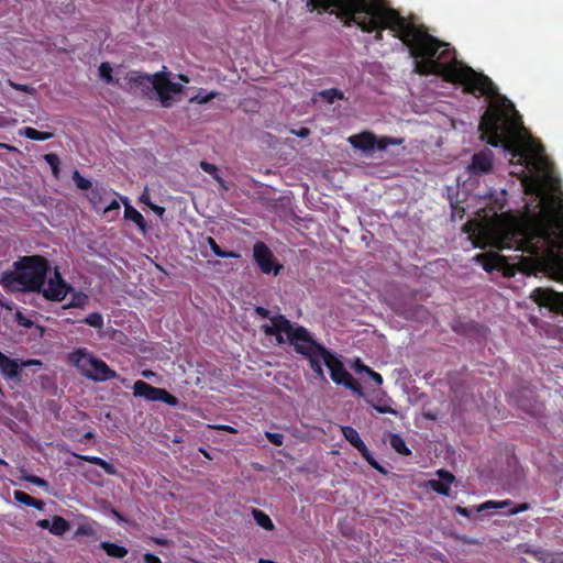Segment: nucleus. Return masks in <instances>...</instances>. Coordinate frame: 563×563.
Returning <instances> with one entry per match:
<instances>
[{"label": "nucleus", "instance_id": "nucleus-3", "mask_svg": "<svg viewBox=\"0 0 563 563\" xmlns=\"http://www.w3.org/2000/svg\"><path fill=\"white\" fill-rule=\"evenodd\" d=\"M273 325H264V333L275 336L278 344H283V333L294 346L297 354L306 357L316 377L325 380L322 364L329 372L331 379L336 385H342L358 396H364L361 384L345 369L343 363L330 350L318 343L311 333L302 325H294L284 314L274 318Z\"/></svg>", "mask_w": 563, "mask_h": 563}, {"label": "nucleus", "instance_id": "nucleus-4", "mask_svg": "<svg viewBox=\"0 0 563 563\" xmlns=\"http://www.w3.org/2000/svg\"><path fill=\"white\" fill-rule=\"evenodd\" d=\"M119 86L129 92L140 91L146 98H151L152 92L155 91L158 101L164 108H169L174 104L175 98L172 96L173 93L178 95L184 90L183 85L170 81L168 75L164 71L148 75L132 70L126 74Z\"/></svg>", "mask_w": 563, "mask_h": 563}, {"label": "nucleus", "instance_id": "nucleus-27", "mask_svg": "<svg viewBox=\"0 0 563 563\" xmlns=\"http://www.w3.org/2000/svg\"><path fill=\"white\" fill-rule=\"evenodd\" d=\"M71 292V297H70V300L69 302L65 306V308H82L86 306L87 301H88V296L86 294H84L82 291H75L73 289Z\"/></svg>", "mask_w": 563, "mask_h": 563}, {"label": "nucleus", "instance_id": "nucleus-21", "mask_svg": "<svg viewBox=\"0 0 563 563\" xmlns=\"http://www.w3.org/2000/svg\"><path fill=\"white\" fill-rule=\"evenodd\" d=\"M20 134L32 141H47L54 136L52 132H42L31 126L21 130Z\"/></svg>", "mask_w": 563, "mask_h": 563}, {"label": "nucleus", "instance_id": "nucleus-6", "mask_svg": "<svg viewBox=\"0 0 563 563\" xmlns=\"http://www.w3.org/2000/svg\"><path fill=\"white\" fill-rule=\"evenodd\" d=\"M70 362L81 374L95 382H106L117 376L107 363L89 354L85 349H78L70 353Z\"/></svg>", "mask_w": 563, "mask_h": 563}, {"label": "nucleus", "instance_id": "nucleus-55", "mask_svg": "<svg viewBox=\"0 0 563 563\" xmlns=\"http://www.w3.org/2000/svg\"><path fill=\"white\" fill-rule=\"evenodd\" d=\"M178 78H179V80H181L186 84L189 82V78L187 75L180 74V75H178Z\"/></svg>", "mask_w": 563, "mask_h": 563}, {"label": "nucleus", "instance_id": "nucleus-59", "mask_svg": "<svg viewBox=\"0 0 563 563\" xmlns=\"http://www.w3.org/2000/svg\"><path fill=\"white\" fill-rule=\"evenodd\" d=\"M200 451L205 454V457H206V459H209V457H210V455H209L205 450H200Z\"/></svg>", "mask_w": 563, "mask_h": 563}, {"label": "nucleus", "instance_id": "nucleus-35", "mask_svg": "<svg viewBox=\"0 0 563 563\" xmlns=\"http://www.w3.org/2000/svg\"><path fill=\"white\" fill-rule=\"evenodd\" d=\"M84 321L96 329H101L103 327V317L100 312L89 313Z\"/></svg>", "mask_w": 563, "mask_h": 563}, {"label": "nucleus", "instance_id": "nucleus-25", "mask_svg": "<svg viewBox=\"0 0 563 563\" xmlns=\"http://www.w3.org/2000/svg\"><path fill=\"white\" fill-rule=\"evenodd\" d=\"M254 520L256 523L264 528L265 530L272 531L274 529V523L272 519L262 510L253 509L252 511Z\"/></svg>", "mask_w": 563, "mask_h": 563}, {"label": "nucleus", "instance_id": "nucleus-51", "mask_svg": "<svg viewBox=\"0 0 563 563\" xmlns=\"http://www.w3.org/2000/svg\"><path fill=\"white\" fill-rule=\"evenodd\" d=\"M527 509H528V505H527V504H521V505H519V507H518V508L511 509V510L509 511V514L515 515V514H518V512L525 511V510H527Z\"/></svg>", "mask_w": 563, "mask_h": 563}, {"label": "nucleus", "instance_id": "nucleus-11", "mask_svg": "<svg viewBox=\"0 0 563 563\" xmlns=\"http://www.w3.org/2000/svg\"><path fill=\"white\" fill-rule=\"evenodd\" d=\"M536 303L552 312L563 314V292L550 288H536L530 296Z\"/></svg>", "mask_w": 563, "mask_h": 563}, {"label": "nucleus", "instance_id": "nucleus-46", "mask_svg": "<svg viewBox=\"0 0 563 563\" xmlns=\"http://www.w3.org/2000/svg\"><path fill=\"white\" fill-rule=\"evenodd\" d=\"M368 462V464L376 468L377 471H379L380 473L383 474H387V470L384 468L382 465L378 464L377 460H366Z\"/></svg>", "mask_w": 563, "mask_h": 563}, {"label": "nucleus", "instance_id": "nucleus-53", "mask_svg": "<svg viewBox=\"0 0 563 563\" xmlns=\"http://www.w3.org/2000/svg\"><path fill=\"white\" fill-rule=\"evenodd\" d=\"M141 202L147 205L150 207V205H152L151 200H150V195L145 191L141 198H140Z\"/></svg>", "mask_w": 563, "mask_h": 563}, {"label": "nucleus", "instance_id": "nucleus-39", "mask_svg": "<svg viewBox=\"0 0 563 563\" xmlns=\"http://www.w3.org/2000/svg\"><path fill=\"white\" fill-rule=\"evenodd\" d=\"M352 367L358 374H362V373L368 374L371 372V369H372L369 366L363 364L360 358H356L354 361Z\"/></svg>", "mask_w": 563, "mask_h": 563}, {"label": "nucleus", "instance_id": "nucleus-42", "mask_svg": "<svg viewBox=\"0 0 563 563\" xmlns=\"http://www.w3.org/2000/svg\"><path fill=\"white\" fill-rule=\"evenodd\" d=\"M88 461L96 462L109 474L114 473V470L112 468L111 464L109 462H107L106 460H88Z\"/></svg>", "mask_w": 563, "mask_h": 563}, {"label": "nucleus", "instance_id": "nucleus-2", "mask_svg": "<svg viewBox=\"0 0 563 563\" xmlns=\"http://www.w3.org/2000/svg\"><path fill=\"white\" fill-rule=\"evenodd\" d=\"M503 242V249L529 254L534 266L563 282V202L559 210H543L518 230L506 233Z\"/></svg>", "mask_w": 563, "mask_h": 563}, {"label": "nucleus", "instance_id": "nucleus-49", "mask_svg": "<svg viewBox=\"0 0 563 563\" xmlns=\"http://www.w3.org/2000/svg\"><path fill=\"white\" fill-rule=\"evenodd\" d=\"M18 319H19V323H20L21 325H23V327L29 328V327H31V325H32V321H30V320H27V319H24L20 312L18 313Z\"/></svg>", "mask_w": 563, "mask_h": 563}, {"label": "nucleus", "instance_id": "nucleus-37", "mask_svg": "<svg viewBox=\"0 0 563 563\" xmlns=\"http://www.w3.org/2000/svg\"><path fill=\"white\" fill-rule=\"evenodd\" d=\"M218 93L216 91H211L209 93L202 95V91L200 90L195 97L190 99V102H197L199 104L208 103L210 100L216 98Z\"/></svg>", "mask_w": 563, "mask_h": 563}, {"label": "nucleus", "instance_id": "nucleus-54", "mask_svg": "<svg viewBox=\"0 0 563 563\" xmlns=\"http://www.w3.org/2000/svg\"><path fill=\"white\" fill-rule=\"evenodd\" d=\"M310 133L309 129L308 128H301L299 130V132L297 133L299 136L301 137H305V136H308Z\"/></svg>", "mask_w": 563, "mask_h": 563}, {"label": "nucleus", "instance_id": "nucleus-43", "mask_svg": "<svg viewBox=\"0 0 563 563\" xmlns=\"http://www.w3.org/2000/svg\"><path fill=\"white\" fill-rule=\"evenodd\" d=\"M26 481L40 486V487H46L47 486V483L46 481H44L43 478L41 477H37V476H27L25 477Z\"/></svg>", "mask_w": 563, "mask_h": 563}, {"label": "nucleus", "instance_id": "nucleus-23", "mask_svg": "<svg viewBox=\"0 0 563 563\" xmlns=\"http://www.w3.org/2000/svg\"><path fill=\"white\" fill-rule=\"evenodd\" d=\"M208 244H209L211 251L213 252V254L218 257H222V258H239L240 257V254H238L233 251H223L218 245L216 240L211 236L208 238Z\"/></svg>", "mask_w": 563, "mask_h": 563}, {"label": "nucleus", "instance_id": "nucleus-5", "mask_svg": "<svg viewBox=\"0 0 563 563\" xmlns=\"http://www.w3.org/2000/svg\"><path fill=\"white\" fill-rule=\"evenodd\" d=\"M20 272L22 290L41 291L49 271L48 261L40 255L24 256L14 263Z\"/></svg>", "mask_w": 563, "mask_h": 563}, {"label": "nucleus", "instance_id": "nucleus-14", "mask_svg": "<svg viewBox=\"0 0 563 563\" xmlns=\"http://www.w3.org/2000/svg\"><path fill=\"white\" fill-rule=\"evenodd\" d=\"M437 475L439 476V478L428 481L427 486L439 494L448 496L450 493L451 484L455 479L454 475L444 470H439L437 472Z\"/></svg>", "mask_w": 563, "mask_h": 563}, {"label": "nucleus", "instance_id": "nucleus-18", "mask_svg": "<svg viewBox=\"0 0 563 563\" xmlns=\"http://www.w3.org/2000/svg\"><path fill=\"white\" fill-rule=\"evenodd\" d=\"M123 201L125 203V210H124L125 219L133 221L136 224V227L142 232H144L145 228H146V222H145V219L142 216V213L140 211H137L134 207L128 205L126 198H124Z\"/></svg>", "mask_w": 563, "mask_h": 563}, {"label": "nucleus", "instance_id": "nucleus-32", "mask_svg": "<svg viewBox=\"0 0 563 563\" xmlns=\"http://www.w3.org/2000/svg\"><path fill=\"white\" fill-rule=\"evenodd\" d=\"M510 504H511L510 500H503V501L488 500V501L481 504L476 508H474V510L477 512H481L486 509H501V508L508 507Z\"/></svg>", "mask_w": 563, "mask_h": 563}, {"label": "nucleus", "instance_id": "nucleus-29", "mask_svg": "<svg viewBox=\"0 0 563 563\" xmlns=\"http://www.w3.org/2000/svg\"><path fill=\"white\" fill-rule=\"evenodd\" d=\"M99 75L107 84H121L119 79L114 80L112 77V67L108 62L101 63L99 66Z\"/></svg>", "mask_w": 563, "mask_h": 563}, {"label": "nucleus", "instance_id": "nucleus-26", "mask_svg": "<svg viewBox=\"0 0 563 563\" xmlns=\"http://www.w3.org/2000/svg\"><path fill=\"white\" fill-rule=\"evenodd\" d=\"M504 258L497 254L490 255L483 263V268L487 273H492L494 271H500L503 268Z\"/></svg>", "mask_w": 563, "mask_h": 563}, {"label": "nucleus", "instance_id": "nucleus-36", "mask_svg": "<svg viewBox=\"0 0 563 563\" xmlns=\"http://www.w3.org/2000/svg\"><path fill=\"white\" fill-rule=\"evenodd\" d=\"M7 84H8V86H10L11 88H13L14 90H18V91H21V92H24L27 95H32V96L36 93V89L31 85L18 84L10 79L7 81Z\"/></svg>", "mask_w": 563, "mask_h": 563}, {"label": "nucleus", "instance_id": "nucleus-57", "mask_svg": "<svg viewBox=\"0 0 563 563\" xmlns=\"http://www.w3.org/2000/svg\"><path fill=\"white\" fill-rule=\"evenodd\" d=\"M73 457L79 459V457H89L88 455H81L77 453H73Z\"/></svg>", "mask_w": 563, "mask_h": 563}, {"label": "nucleus", "instance_id": "nucleus-30", "mask_svg": "<svg viewBox=\"0 0 563 563\" xmlns=\"http://www.w3.org/2000/svg\"><path fill=\"white\" fill-rule=\"evenodd\" d=\"M106 194V189L101 187H95L90 189L88 199L95 209H99L102 203V196Z\"/></svg>", "mask_w": 563, "mask_h": 563}, {"label": "nucleus", "instance_id": "nucleus-34", "mask_svg": "<svg viewBox=\"0 0 563 563\" xmlns=\"http://www.w3.org/2000/svg\"><path fill=\"white\" fill-rule=\"evenodd\" d=\"M71 178L75 181L77 188H79L81 190H88V189L92 188L91 181L89 179L82 177L81 174L79 173V170H77V169H75L73 172Z\"/></svg>", "mask_w": 563, "mask_h": 563}, {"label": "nucleus", "instance_id": "nucleus-24", "mask_svg": "<svg viewBox=\"0 0 563 563\" xmlns=\"http://www.w3.org/2000/svg\"><path fill=\"white\" fill-rule=\"evenodd\" d=\"M14 499L18 503L24 504L26 506H32V507L37 508V509H42L44 507V503L43 501L35 500L33 497H31L30 495H27L26 493L21 492V490H15L14 492Z\"/></svg>", "mask_w": 563, "mask_h": 563}, {"label": "nucleus", "instance_id": "nucleus-52", "mask_svg": "<svg viewBox=\"0 0 563 563\" xmlns=\"http://www.w3.org/2000/svg\"><path fill=\"white\" fill-rule=\"evenodd\" d=\"M456 511H457L460 515L464 516V517H470V515H471V510H470V509L464 508V507H461V506H457V507H456Z\"/></svg>", "mask_w": 563, "mask_h": 563}, {"label": "nucleus", "instance_id": "nucleus-17", "mask_svg": "<svg viewBox=\"0 0 563 563\" xmlns=\"http://www.w3.org/2000/svg\"><path fill=\"white\" fill-rule=\"evenodd\" d=\"M0 285L5 290H10V291L22 290L21 286H20V272H19V268L15 267V271L4 272L0 276Z\"/></svg>", "mask_w": 563, "mask_h": 563}, {"label": "nucleus", "instance_id": "nucleus-12", "mask_svg": "<svg viewBox=\"0 0 563 563\" xmlns=\"http://www.w3.org/2000/svg\"><path fill=\"white\" fill-rule=\"evenodd\" d=\"M69 291H73V287L65 282L56 268L54 277L48 279L47 286L43 289L44 297L52 301H62Z\"/></svg>", "mask_w": 563, "mask_h": 563}, {"label": "nucleus", "instance_id": "nucleus-19", "mask_svg": "<svg viewBox=\"0 0 563 563\" xmlns=\"http://www.w3.org/2000/svg\"><path fill=\"white\" fill-rule=\"evenodd\" d=\"M527 391L530 394V397H518L516 401L518 407L521 408L523 411L534 415L539 410L538 404L536 401L533 393L531 390Z\"/></svg>", "mask_w": 563, "mask_h": 563}, {"label": "nucleus", "instance_id": "nucleus-20", "mask_svg": "<svg viewBox=\"0 0 563 563\" xmlns=\"http://www.w3.org/2000/svg\"><path fill=\"white\" fill-rule=\"evenodd\" d=\"M389 445L394 449V451L401 455H409L411 451L405 443L402 437L398 433H389Z\"/></svg>", "mask_w": 563, "mask_h": 563}, {"label": "nucleus", "instance_id": "nucleus-22", "mask_svg": "<svg viewBox=\"0 0 563 563\" xmlns=\"http://www.w3.org/2000/svg\"><path fill=\"white\" fill-rule=\"evenodd\" d=\"M101 548L106 551V553L109 556L121 559L128 554V549L120 547L115 543H111V542H107V541L101 542Z\"/></svg>", "mask_w": 563, "mask_h": 563}, {"label": "nucleus", "instance_id": "nucleus-1", "mask_svg": "<svg viewBox=\"0 0 563 563\" xmlns=\"http://www.w3.org/2000/svg\"><path fill=\"white\" fill-rule=\"evenodd\" d=\"M312 10H338L336 15L345 25L356 24L363 32H375L374 40H383V31L389 29L408 48L416 60L415 71L419 75L442 76L445 81L460 84L464 92L476 98H495L481 118L482 140L487 144L501 146L527 169L538 168V158L544 152L543 145L533 139L523 126L515 104L499 95L493 80L483 73L456 59L450 44L431 35L424 25H417L390 8L384 0H311Z\"/></svg>", "mask_w": 563, "mask_h": 563}, {"label": "nucleus", "instance_id": "nucleus-16", "mask_svg": "<svg viewBox=\"0 0 563 563\" xmlns=\"http://www.w3.org/2000/svg\"><path fill=\"white\" fill-rule=\"evenodd\" d=\"M37 526L42 529H48L56 536H63L69 529V523L59 516H55L51 520L42 519L37 522Z\"/></svg>", "mask_w": 563, "mask_h": 563}, {"label": "nucleus", "instance_id": "nucleus-50", "mask_svg": "<svg viewBox=\"0 0 563 563\" xmlns=\"http://www.w3.org/2000/svg\"><path fill=\"white\" fill-rule=\"evenodd\" d=\"M150 208L157 213L158 216H162L165 212V208L156 205H150Z\"/></svg>", "mask_w": 563, "mask_h": 563}, {"label": "nucleus", "instance_id": "nucleus-38", "mask_svg": "<svg viewBox=\"0 0 563 563\" xmlns=\"http://www.w3.org/2000/svg\"><path fill=\"white\" fill-rule=\"evenodd\" d=\"M265 435H266L267 440L272 444H274L276 446H280L284 443V438L285 437L282 433H278V432H265Z\"/></svg>", "mask_w": 563, "mask_h": 563}, {"label": "nucleus", "instance_id": "nucleus-61", "mask_svg": "<svg viewBox=\"0 0 563 563\" xmlns=\"http://www.w3.org/2000/svg\"><path fill=\"white\" fill-rule=\"evenodd\" d=\"M308 5L312 8V2H311V0H308Z\"/></svg>", "mask_w": 563, "mask_h": 563}, {"label": "nucleus", "instance_id": "nucleus-8", "mask_svg": "<svg viewBox=\"0 0 563 563\" xmlns=\"http://www.w3.org/2000/svg\"><path fill=\"white\" fill-rule=\"evenodd\" d=\"M133 395L135 397H143L148 401H163L170 407L179 405V399L176 396L164 388L154 387L142 379L134 383Z\"/></svg>", "mask_w": 563, "mask_h": 563}, {"label": "nucleus", "instance_id": "nucleus-48", "mask_svg": "<svg viewBox=\"0 0 563 563\" xmlns=\"http://www.w3.org/2000/svg\"><path fill=\"white\" fill-rule=\"evenodd\" d=\"M213 428L217 429V430L227 431L229 433H235L236 432V430L233 427L227 426V424L214 426Z\"/></svg>", "mask_w": 563, "mask_h": 563}, {"label": "nucleus", "instance_id": "nucleus-9", "mask_svg": "<svg viewBox=\"0 0 563 563\" xmlns=\"http://www.w3.org/2000/svg\"><path fill=\"white\" fill-rule=\"evenodd\" d=\"M253 258L263 274L278 275L283 266L277 263L271 249L262 241L253 245Z\"/></svg>", "mask_w": 563, "mask_h": 563}, {"label": "nucleus", "instance_id": "nucleus-7", "mask_svg": "<svg viewBox=\"0 0 563 563\" xmlns=\"http://www.w3.org/2000/svg\"><path fill=\"white\" fill-rule=\"evenodd\" d=\"M349 143L357 150L365 153L372 152L374 148L380 151L385 150L388 145L399 144L400 140L391 139L389 136L376 137V135L369 131H364L347 139Z\"/></svg>", "mask_w": 563, "mask_h": 563}, {"label": "nucleus", "instance_id": "nucleus-28", "mask_svg": "<svg viewBox=\"0 0 563 563\" xmlns=\"http://www.w3.org/2000/svg\"><path fill=\"white\" fill-rule=\"evenodd\" d=\"M200 168L205 173L211 175L213 177V179H216L223 188H225L224 180L219 175V169H218V167L214 164H211V163L206 162V161H201L200 162Z\"/></svg>", "mask_w": 563, "mask_h": 563}, {"label": "nucleus", "instance_id": "nucleus-58", "mask_svg": "<svg viewBox=\"0 0 563 563\" xmlns=\"http://www.w3.org/2000/svg\"><path fill=\"white\" fill-rule=\"evenodd\" d=\"M143 375L148 377V376L153 375V373L152 372H144Z\"/></svg>", "mask_w": 563, "mask_h": 563}, {"label": "nucleus", "instance_id": "nucleus-47", "mask_svg": "<svg viewBox=\"0 0 563 563\" xmlns=\"http://www.w3.org/2000/svg\"><path fill=\"white\" fill-rule=\"evenodd\" d=\"M145 563H162L161 559L154 554L146 553L144 555Z\"/></svg>", "mask_w": 563, "mask_h": 563}, {"label": "nucleus", "instance_id": "nucleus-31", "mask_svg": "<svg viewBox=\"0 0 563 563\" xmlns=\"http://www.w3.org/2000/svg\"><path fill=\"white\" fill-rule=\"evenodd\" d=\"M320 97L324 99L328 103H333L335 100H342L344 95L341 90L336 88H330L322 90L320 92Z\"/></svg>", "mask_w": 563, "mask_h": 563}, {"label": "nucleus", "instance_id": "nucleus-60", "mask_svg": "<svg viewBox=\"0 0 563 563\" xmlns=\"http://www.w3.org/2000/svg\"><path fill=\"white\" fill-rule=\"evenodd\" d=\"M86 437H87V438H90V437H92V433H91V432H88V433L86 434Z\"/></svg>", "mask_w": 563, "mask_h": 563}, {"label": "nucleus", "instance_id": "nucleus-10", "mask_svg": "<svg viewBox=\"0 0 563 563\" xmlns=\"http://www.w3.org/2000/svg\"><path fill=\"white\" fill-rule=\"evenodd\" d=\"M30 366H42V362L35 358L24 361L10 358L0 351V371L5 378L20 382L22 368Z\"/></svg>", "mask_w": 563, "mask_h": 563}, {"label": "nucleus", "instance_id": "nucleus-45", "mask_svg": "<svg viewBox=\"0 0 563 563\" xmlns=\"http://www.w3.org/2000/svg\"><path fill=\"white\" fill-rule=\"evenodd\" d=\"M112 210H120V205L117 200H112L108 206H106L103 212L107 213Z\"/></svg>", "mask_w": 563, "mask_h": 563}, {"label": "nucleus", "instance_id": "nucleus-15", "mask_svg": "<svg viewBox=\"0 0 563 563\" xmlns=\"http://www.w3.org/2000/svg\"><path fill=\"white\" fill-rule=\"evenodd\" d=\"M342 433L346 441L362 454V457H372L367 446L361 439L360 433L353 427H342Z\"/></svg>", "mask_w": 563, "mask_h": 563}, {"label": "nucleus", "instance_id": "nucleus-41", "mask_svg": "<svg viewBox=\"0 0 563 563\" xmlns=\"http://www.w3.org/2000/svg\"><path fill=\"white\" fill-rule=\"evenodd\" d=\"M373 408L378 413H391V415H396L397 413V411L394 408H391L390 406L373 405Z\"/></svg>", "mask_w": 563, "mask_h": 563}, {"label": "nucleus", "instance_id": "nucleus-13", "mask_svg": "<svg viewBox=\"0 0 563 563\" xmlns=\"http://www.w3.org/2000/svg\"><path fill=\"white\" fill-rule=\"evenodd\" d=\"M494 153L483 150L472 156L470 170L473 175H486L493 170Z\"/></svg>", "mask_w": 563, "mask_h": 563}, {"label": "nucleus", "instance_id": "nucleus-33", "mask_svg": "<svg viewBox=\"0 0 563 563\" xmlns=\"http://www.w3.org/2000/svg\"><path fill=\"white\" fill-rule=\"evenodd\" d=\"M44 161L49 165L53 175L57 178L59 175V165H60L58 155L55 153L45 154Z\"/></svg>", "mask_w": 563, "mask_h": 563}, {"label": "nucleus", "instance_id": "nucleus-62", "mask_svg": "<svg viewBox=\"0 0 563 563\" xmlns=\"http://www.w3.org/2000/svg\"><path fill=\"white\" fill-rule=\"evenodd\" d=\"M0 462H3V460H0Z\"/></svg>", "mask_w": 563, "mask_h": 563}, {"label": "nucleus", "instance_id": "nucleus-44", "mask_svg": "<svg viewBox=\"0 0 563 563\" xmlns=\"http://www.w3.org/2000/svg\"><path fill=\"white\" fill-rule=\"evenodd\" d=\"M367 375H368V376H369V377H371V378H372V379H373V380H374L378 386H380V385L383 384V376H382L379 373H377V372H375V371L371 369V372H369Z\"/></svg>", "mask_w": 563, "mask_h": 563}, {"label": "nucleus", "instance_id": "nucleus-40", "mask_svg": "<svg viewBox=\"0 0 563 563\" xmlns=\"http://www.w3.org/2000/svg\"><path fill=\"white\" fill-rule=\"evenodd\" d=\"M255 313H256L258 317H261V318L269 319V320H273L274 318H276V317H277V316L272 317V316H271V311H269L268 309L264 308V307H261V306H258V307H256V308H255ZM271 322L273 323V321H271ZM264 325H265V324H263V325H262V330H263V331H264V329H263V327H264Z\"/></svg>", "mask_w": 563, "mask_h": 563}, {"label": "nucleus", "instance_id": "nucleus-56", "mask_svg": "<svg viewBox=\"0 0 563 563\" xmlns=\"http://www.w3.org/2000/svg\"><path fill=\"white\" fill-rule=\"evenodd\" d=\"M74 9H75V5H74V3H73V2H69V3L66 5V10H67V12H70V11H73Z\"/></svg>", "mask_w": 563, "mask_h": 563}]
</instances>
